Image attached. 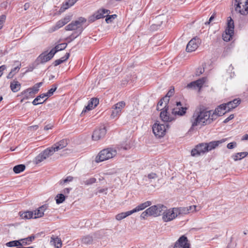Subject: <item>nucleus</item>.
<instances>
[{
	"mask_svg": "<svg viewBox=\"0 0 248 248\" xmlns=\"http://www.w3.org/2000/svg\"><path fill=\"white\" fill-rule=\"evenodd\" d=\"M6 69V66L5 65H1L0 66V77L3 74V71Z\"/></svg>",
	"mask_w": 248,
	"mask_h": 248,
	"instance_id": "obj_57",
	"label": "nucleus"
},
{
	"mask_svg": "<svg viewBox=\"0 0 248 248\" xmlns=\"http://www.w3.org/2000/svg\"><path fill=\"white\" fill-rule=\"evenodd\" d=\"M54 246L57 248H59L62 247V241L60 238L56 237L53 239Z\"/></svg>",
	"mask_w": 248,
	"mask_h": 248,
	"instance_id": "obj_44",
	"label": "nucleus"
},
{
	"mask_svg": "<svg viewBox=\"0 0 248 248\" xmlns=\"http://www.w3.org/2000/svg\"><path fill=\"white\" fill-rule=\"evenodd\" d=\"M25 166L23 164H19L15 166L13 168V171L15 173H19L23 171L25 169Z\"/></svg>",
	"mask_w": 248,
	"mask_h": 248,
	"instance_id": "obj_36",
	"label": "nucleus"
},
{
	"mask_svg": "<svg viewBox=\"0 0 248 248\" xmlns=\"http://www.w3.org/2000/svg\"><path fill=\"white\" fill-rule=\"evenodd\" d=\"M67 141L65 140H62L60 141L59 142H57V143L55 144L53 146H52L51 147H49L51 151H53V154L58 151L61 149H62L64 147H66L67 145Z\"/></svg>",
	"mask_w": 248,
	"mask_h": 248,
	"instance_id": "obj_21",
	"label": "nucleus"
},
{
	"mask_svg": "<svg viewBox=\"0 0 248 248\" xmlns=\"http://www.w3.org/2000/svg\"><path fill=\"white\" fill-rule=\"evenodd\" d=\"M42 84H43L42 82H39V83L35 84V85H36V86H37L39 88V87L42 86Z\"/></svg>",
	"mask_w": 248,
	"mask_h": 248,
	"instance_id": "obj_64",
	"label": "nucleus"
},
{
	"mask_svg": "<svg viewBox=\"0 0 248 248\" xmlns=\"http://www.w3.org/2000/svg\"><path fill=\"white\" fill-rule=\"evenodd\" d=\"M46 97V95L45 93H43L38 96L32 101V104L33 105H37L43 104L46 100V99H44V98Z\"/></svg>",
	"mask_w": 248,
	"mask_h": 248,
	"instance_id": "obj_29",
	"label": "nucleus"
},
{
	"mask_svg": "<svg viewBox=\"0 0 248 248\" xmlns=\"http://www.w3.org/2000/svg\"><path fill=\"white\" fill-rule=\"evenodd\" d=\"M38 91L39 88L35 84L32 88H29L27 90L24 91L23 93V94L25 95V97L27 98L28 94H34L37 93Z\"/></svg>",
	"mask_w": 248,
	"mask_h": 248,
	"instance_id": "obj_27",
	"label": "nucleus"
},
{
	"mask_svg": "<svg viewBox=\"0 0 248 248\" xmlns=\"http://www.w3.org/2000/svg\"><path fill=\"white\" fill-rule=\"evenodd\" d=\"M169 108V106H165L160 114L161 120L164 122H169L175 120V116L171 115L168 111Z\"/></svg>",
	"mask_w": 248,
	"mask_h": 248,
	"instance_id": "obj_16",
	"label": "nucleus"
},
{
	"mask_svg": "<svg viewBox=\"0 0 248 248\" xmlns=\"http://www.w3.org/2000/svg\"><path fill=\"white\" fill-rule=\"evenodd\" d=\"M21 87V85L20 83L17 80H14L11 81L10 83V88L11 90L14 92L16 93L20 90Z\"/></svg>",
	"mask_w": 248,
	"mask_h": 248,
	"instance_id": "obj_28",
	"label": "nucleus"
},
{
	"mask_svg": "<svg viewBox=\"0 0 248 248\" xmlns=\"http://www.w3.org/2000/svg\"><path fill=\"white\" fill-rule=\"evenodd\" d=\"M73 177H72L71 176H67L65 179L60 181V184L62 185L63 184H64V183H67L69 182H71L73 180Z\"/></svg>",
	"mask_w": 248,
	"mask_h": 248,
	"instance_id": "obj_49",
	"label": "nucleus"
},
{
	"mask_svg": "<svg viewBox=\"0 0 248 248\" xmlns=\"http://www.w3.org/2000/svg\"><path fill=\"white\" fill-rule=\"evenodd\" d=\"M187 207L189 213L199 211L201 209L200 207H197L196 205L189 206Z\"/></svg>",
	"mask_w": 248,
	"mask_h": 248,
	"instance_id": "obj_46",
	"label": "nucleus"
},
{
	"mask_svg": "<svg viewBox=\"0 0 248 248\" xmlns=\"http://www.w3.org/2000/svg\"><path fill=\"white\" fill-rule=\"evenodd\" d=\"M151 216L156 217L162 215L163 212L166 210V206L161 204L153 205L148 208Z\"/></svg>",
	"mask_w": 248,
	"mask_h": 248,
	"instance_id": "obj_8",
	"label": "nucleus"
},
{
	"mask_svg": "<svg viewBox=\"0 0 248 248\" xmlns=\"http://www.w3.org/2000/svg\"><path fill=\"white\" fill-rule=\"evenodd\" d=\"M71 189V188H65V189H63V193L64 194H68L69 193Z\"/></svg>",
	"mask_w": 248,
	"mask_h": 248,
	"instance_id": "obj_62",
	"label": "nucleus"
},
{
	"mask_svg": "<svg viewBox=\"0 0 248 248\" xmlns=\"http://www.w3.org/2000/svg\"><path fill=\"white\" fill-rule=\"evenodd\" d=\"M63 26L64 24H63L62 22L61 21V20H60L57 22L56 25L52 28V31H54L56 30H57L61 27H63Z\"/></svg>",
	"mask_w": 248,
	"mask_h": 248,
	"instance_id": "obj_43",
	"label": "nucleus"
},
{
	"mask_svg": "<svg viewBox=\"0 0 248 248\" xmlns=\"http://www.w3.org/2000/svg\"><path fill=\"white\" fill-rule=\"evenodd\" d=\"M177 208H173L172 209H167L166 207V210L164 211L162 213V219L164 222L170 221L177 216Z\"/></svg>",
	"mask_w": 248,
	"mask_h": 248,
	"instance_id": "obj_7",
	"label": "nucleus"
},
{
	"mask_svg": "<svg viewBox=\"0 0 248 248\" xmlns=\"http://www.w3.org/2000/svg\"><path fill=\"white\" fill-rule=\"evenodd\" d=\"M47 209V206L46 204L43 205L39 207L37 210H34V218H37L42 217L44 215L45 211Z\"/></svg>",
	"mask_w": 248,
	"mask_h": 248,
	"instance_id": "obj_24",
	"label": "nucleus"
},
{
	"mask_svg": "<svg viewBox=\"0 0 248 248\" xmlns=\"http://www.w3.org/2000/svg\"><path fill=\"white\" fill-rule=\"evenodd\" d=\"M19 69H20V67H19L18 66H17V67H15L14 69H12L11 71L15 74V73L16 72L18 71Z\"/></svg>",
	"mask_w": 248,
	"mask_h": 248,
	"instance_id": "obj_59",
	"label": "nucleus"
},
{
	"mask_svg": "<svg viewBox=\"0 0 248 248\" xmlns=\"http://www.w3.org/2000/svg\"><path fill=\"white\" fill-rule=\"evenodd\" d=\"M117 154L116 149L108 148L101 151L95 158L96 162H102L112 158Z\"/></svg>",
	"mask_w": 248,
	"mask_h": 248,
	"instance_id": "obj_3",
	"label": "nucleus"
},
{
	"mask_svg": "<svg viewBox=\"0 0 248 248\" xmlns=\"http://www.w3.org/2000/svg\"><path fill=\"white\" fill-rule=\"evenodd\" d=\"M86 21V19L82 17L78 18V20L72 21L68 25L65 26V29L66 31L78 30L79 34H80L83 31L82 25Z\"/></svg>",
	"mask_w": 248,
	"mask_h": 248,
	"instance_id": "obj_5",
	"label": "nucleus"
},
{
	"mask_svg": "<svg viewBox=\"0 0 248 248\" xmlns=\"http://www.w3.org/2000/svg\"><path fill=\"white\" fill-rule=\"evenodd\" d=\"M57 89V86L56 85H53L52 87L49 89L46 93H45L46 97H49L51 96Z\"/></svg>",
	"mask_w": 248,
	"mask_h": 248,
	"instance_id": "obj_42",
	"label": "nucleus"
},
{
	"mask_svg": "<svg viewBox=\"0 0 248 248\" xmlns=\"http://www.w3.org/2000/svg\"><path fill=\"white\" fill-rule=\"evenodd\" d=\"M110 13L108 10L105 9H100L96 12L92 16H90L89 20L91 22H94L95 20L104 18Z\"/></svg>",
	"mask_w": 248,
	"mask_h": 248,
	"instance_id": "obj_11",
	"label": "nucleus"
},
{
	"mask_svg": "<svg viewBox=\"0 0 248 248\" xmlns=\"http://www.w3.org/2000/svg\"><path fill=\"white\" fill-rule=\"evenodd\" d=\"M224 141V140H220L212 141L208 143H204L205 147L208 152L215 149L216 147L218 146L219 144L223 143Z\"/></svg>",
	"mask_w": 248,
	"mask_h": 248,
	"instance_id": "obj_25",
	"label": "nucleus"
},
{
	"mask_svg": "<svg viewBox=\"0 0 248 248\" xmlns=\"http://www.w3.org/2000/svg\"><path fill=\"white\" fill-rule=\"evenodd\" d=\"M125 103L124 101L118 102L112 107V110L111 114V117L114 118L120 115L123 108H124Z\"/></svg>",
	"mask_w": 248,
	"mask_h": 248,
	"instance_id": "obj_15",
	"label": "nucleus"
},
{
	"mask_svg": "<svg viewBox=\"0 0 248 248\" xmlns=\"http://www.w3.org/2000/svg\"><path fill=\"white\" fill-rule=\"evenodd\" d=\"M233 118H234V115L231 114L228 118H227L226 119H225L224 120L223 123L225 124L227 123L229 121H230V120H232Z\"/></svg>",
	"mask_w": 248,
	"mask_h": 248,
	"instance_id": "obj_56",
	"label": "nucleus"
},
{
	"mask_svg": "<svg viewBox=\"0 0 248 248\" xmlns=\"http://www.w3.org/2000/svg\"><path fill=\"white\" fill-rule=\"evenodd\" d=\"M106 21L107 23H111L113 20H114L116 17V15H112L110 16L106 15Z\"/></svg>",
	"mask_w": 248,
	"mask_h": 248,
	"instance_id": "obj_45",
	"label": "nucleus"
},
{
	"mask_svg": "<svg viewBox=\"0 0 248 248\" xmlns=\"http://www.w3.org/2000/svg\"><path fill=\"white\" fill-rule=\"evenodd\" d=\"M96 179L94 178H91L84 181V184L86 185H90L96 182Z\"/></svg>",
	"mask_w": 248,
	"mask_h": 248,
	"instance_id": "obj_48",
	"label": "nucleus"
},
{
	"mask_svg": "<svg viewBox=\"0 0 248 248\" xmlns=\"http://www.w3.org/2000/svg\"><path fill=\"white\" fill-rule=\"evenodd\" d=\"M177 208V215L180 214H186L189 213V211L188 209V207H181V208Z\"/></svg>",
	"mask_w": 248,
	"mask_h": 248,
	"instance_id": "obj_40",
	"label": "nucleus"
},
{
	"mask_svg": "<svg viewBox=\"0 0 248 248\" xmlns=\"http://www.w3.org/2000/svg\"><path fill=\"white\" fill-rule=\"evenodd\" d=\"M234 9L236 13L241 15L248 14V0H235Z\"/></svg>",
	"mask_w": 248,
	"mask_h": 248,
	"instance_id": "obj_4",
	"label": "nucleus"
},
{
	"mask_svg": "<svg viewBox=\"0 0 248 248\" xmlns=\"http://www.w3.org/2000/svg\"><path fill=\"white\" fill-rule=\"evenodd\" d=\"M67 44L65 43H62L59 44L55 46V47L51 49L52 51L55 52V53L59 51L63 50L66 48Z\"/></svg>",
	"mask_w": 248,
	"mask_h": 248,
	"instance_id": "obj_38",
	"label": "nucleus"
},
{
	"mask_svg": "<svg viewBox=\"0 0 248 248\" xmlns=\"http://www.w3.org/2000/svg\"><path fill=\"white\" fill-rule=\"evenodd\" d=\"M5 245L7 247H16V248L19 247V246H22L21 242L20 241V239L18 240H14L8 242L5 244Z\"/></svg>",
	"mask_w": 248,
	"mask_h": 248,
	"instance_id": "obj_34",
	"label": "nucleus"
},
{
	"mask_svg": "<svg viewBox=\"0 0 248 248\" xmlns=\"http://www.w3.org/2000/svg\"><path fill=\"white\" fill-rule=\"evenodd\" d=\"M187 108L182 106L181 102H176V106L171 109V114L173 116H182L185 115Z\"/></svg>",
	"mask_w": 248,
	"mask_h": 248,
	"instance_id": "obj_9",
	"label": "nucleus"
},
{
	"mask_svg": "<svg viewBox=\"0 0 248 248\" xmlns=\"http://www.w3.org/2000/svg\"><path fill=\"white\" fill-rule=\"evenodd\" d=\"M69 56H70V54L69 53H66L63 57H62V58H61L60 59L56 60L54 62V65L55 66H56L61 64L63 62L66 61L69 58Z\"/></svg>",
	"mask_w": 248,
	"mask_h": 248,
	"instance_id": "obj_32",
	"label": "nucleus"
},
{
	"mask_svg": "<svg viewBox=\"0 0 248 248\" xmlns=\"http://www.w3.org/2000/svg\"><path fill=\"white\" fill-rule=\"evenodd\" d=\"M174 89L171 88L168 92L166 96L165 97H167V98H168V97H170L171 96L174 94Z\"/></svg>",
	"mask_w": 248,
	"mask_h": 248,
	"instance_id": "obj_52",
	"label": "nucleus"
},
{
	"mask_svg": "<svg viewBox=\"0 0 248 248\" xmlns=\"http://www.w3.org/2000/svg\"><path fill=\"white\" fill-rule=\"evenodd\" d=\"M61 21L62 22L64 25H65L66 24H67L68 22H69L71 20V17L70 16H66L63 18L61 19Z\"/></svg>",
	"mask_w": 248,
	"mask_h": 248,
	"instance_id": "obj_51",
	"label": "nucleus"
},
{
	"mask_svg": "<svg viewBox=\"0 0 248 248\" xmlns=\"http://www.w3.org/2000/svg\"><path fill=\"white\" fill-rule=\"evenodd\" d=\"M55 54V52L52 51L51 50L49 52L45 51L41 54L37 60L41 63H45L50 60Z\"/></svg>",
	"mask_w": 248,
	"mask_h": 248,
	"instance_id": "obj_19",
	"label": "nucleus"
},
{
	"mask_svg": "<svg viewBox=\"0 0 248 248\" xmlns=\"http://www.w3.org/2000/svg\"><path fill=\"white\" fill-rule=\"evenodd\" d=\"M35 238L34 235H31L26 238L21 239L20 241L21 242L22 246L29 245Z\"/></svg>",
	"mask_w": 248,
	"mask_h": 248,
	"instance_id": "obj_33",
	"label": "nucleus"
},
{
	"mask_svg": "<svg viewBox=\"0 0 248 248\" xmlns=\"http://www.w3.org/2000/svg\"><path fill=\"white\" fill-rule=\"evenodd\" d=\"M215 16V15L214 14H213V15H212L210 17V18H209V21H208V22H206V23H205V24H210V23L211 22H212V21H213V20L214 19Z\"/></svg>",
	"mask_w": 248,
	"mask_h": 248,
	"instance_id": "obj_58",
	"label": "nucleus"
},
{
	"mask_svg": "<svg viewBox=\"0 0 248 248\" xmlns=\"http://www.w3.org/2000/svg\"><path fill=\"white\" fill-rule=\"evenodd\" d=\"M99 104V100L96 98H93L89 101L88 105L85 107L82 113L86 112L88 110H92L97 106Z\"/></svg>",
	"mask_w": 248,
	"mask_h": 248,
	"instance_id": "obj_22",
	"label": "nucleus"
},
{
	"mask_svg": "<svg viewBox=\"0 0 248 248\" xmlns=\"http://www.w3.org/2000/svg\"><path fill=\"white\" fill-rule=\"evenodd\" d=\"M153 131L156 137L159 138L163 137L166 132V126L163 124L155 123L153 125Z\"/></svg>",
	"mask_w": 248,
	"mask_h": 248,
	"instance_id": "obj_10",
	"label": "nucleus"
},
{
	"mask_svg": "<svg viewBox=\"0 0 248 248\" xmlns=\"http://www.w3.org/2000/svg\"><path fill=\"white\" fill-rule=\"evenodd\" d=\"M204 71V68L203 66L199 67L197 68L196 71V76H200L202 74Z\"/></svg>",
	"mask_w": 248,
	"mask_h": 248,
	"instance_id": "obj_50",
	"label": "nucleus"
},
{
	"mask_svg": "<svg viewBox=\"0 0 248 248\" xmlns=\"http://www.w3.org/2000/svg\"><path fill=\"white\" fill-rule=\"evenodd\" d=\"M6 19V16L4 15L0 16V29L2 28V24L4 22Z\"/></svg>",
	"mask_w": 248,
	"mask_h": 248,
	"instance_id": "obj_54",
	"label": "nucleus"
},
{
	"mask_svg": "<svg viewBox=\"0 0 248 248\" xmlns=\"http://www.w3.org/2000/svg\"><path fill=\"white\" fill-rule=\"evenodd\" d=\"M206 80V78H200L196 81H192L188 84L186 87L189 89L196 90L197 89H200L203 84L205 82Z\"/></svg>",
	"mask_w": 248,
	"mask_h": 248,
	"instance_id": "obj_17",
	"label": "nucleus"
},
{
	"mask_svg": "<svg viewBox=\"0 0 248 248\" xmlns=\"http://www.w3.org/2000/svg\"><path fill=\"white\" fill-rule=\"evenodd\" d=\"M207 152L205 147V143H202L196 145L191 151V155L194 157H197L202 154Z\"/></svg>",
	"mask_w": 248,
	"mask_h": 248,
	"instance_id": "obj_13",
	"label": "nucleus"
},
{
	"mask_svg": "<svg viewBox=\"0 0 248 248\" xmlns=\"http://www.w3.org/2000/svg\"><path fill=\"white\" fill-rule=\"evenodd\" d=\"M152 204V202L150 201H147L143 203H140L135 208L130 211H128L125 212H122L117 214L115 216V218L117 220H121L126 217L132 215L133 213L139 212L140 211L144 210L146 207L150 206Z\"/></svg>",
	"mask_w": 248,
	"mask_h": 248,
	"instance_id": "obj_2",
	"label": "nucleus"
},
{
	"mask_svg": "<svg viewBox=\"0 0 248 248\" xmlns=\"http://www.w3.org/2000/svg\"><path fill=\"white\" fill-rule=\"evenodd\" d=\"M173 248H190V244L185 235L181 236L174 243Z\"/></svg>",
	"mask_w": 248,
	"mask_h": 248,
	"instance_id": "obj_14",
	"label": "nucleus"
},
{
	"mask_svg": "<svg viewBox=\"0 0 248 248\" xmlns=\"http://www.w3.org/2000/svg\"><path fill=\"white\" fill-rule=\"evenodd\" d=\"M200 44V39L198 38H193L187 44L186 51L188 52H193L197 49Z\"/></svg>",
	"mask_w": 248,
	"mask_h": 248,
	"instance_id": "obj_18",
	"label": "nucleus"
},
{
	"mask_svg": "<svg viewBox=\"0 0 248 248\" xmlns=\"http://www.w3.org/2000/svg\"><path fill=\"white\" fill-rule=\"evenodd\" d=\"M163 101L165 102V106H168L167 105V103L169 102V99L167 98V97H163L162 99H161L158 103L156 109L157 110H162L163 108H161L160 107H161L163 104Z\"/></svg>",
	"mask_w": 248,
	"mask_h": 248,
	"instance_id": "obj_37",
	"label": "nucleus"
},
{
	"mask_svg": "<svg viewBox=\"0 0 248 248\" xmlns=\"http://www.w3.org/2000/svg\"><path fill=\"white\" fill-rule=\"evenodd\" d=\"M21 217L24 219L34 218V213L32 211H27L22 213L20 215Z\"/></svg>",
	"mask_w": 248,
	"mask_h": 248,
	"instance_id": "obj_35",
	"label": "nucleus"
},
{
	"mask_svg": "<svg viewBox=\"0 0 248 248\" xmlns=\"http://www.w3.org/2000/svg\"><path fill=\"white\" fill-rule=\"evenodd\" d=\"M56 202L57 204L62 203L65 199V196L62 194H58L55 197Z\"/></svg>",
	"mask_w": 248,
	"mask_h": 248,
	"instance_id": "obj_39",
	"label": "nucleus"
},
{
	"mask_svg": "<svg viewBox=\"0 0 248 248\" xmlns=\"http://www.w3.org/2000/svg\"><path fill=\"white\" fill-rule=\"evenodd\" d=\"M241 100L238 99H234L232 101L227 103L224 104L226 106L227 111H229L231 109L235 108L240 103Z\"/></svg>",
	"mask_w": 248,
	"mask_h": 248,
	"instance_id": "obj_26",
	"label": "nucleus"
},
{
	"mask_svg": "<svg viewBox=\"0 0 248 248\" xmlns=\"http://www.w3.org/2000/svg\"><path fill=\"white\" fill-rule=\"evenodd\" d=\"M82 241L84 244H90L93 241V237L90 235L85 236L82 238Z\"/></svg>",
	"mask_w": 248,
	"mask_h": 248,
	"instance_id": "obj_41",
	"label": "nucleus"
},
{
	"mask_svg": "<svg viewBox=\"0 0 248 248\" xmlns=\"http://www.w3.org/2000/svg\"><path fill=\"white\" fill-rule=\"evenodd\" d=\"M248 155V153L247 152L238 153L233 155L232 156V157L234 161L240 160L246 156H247Z\"/></svg>",
	"mask_w": 248,
	"mask_h": 248,
	"instance_id": "obj_31",
	"label": "nucleus"
},
{
	"mask_svg": "<svg viewBox=\"0 0 248 248\" xmlns=\"http://www.w3.org/2000/svg\"><path fill=\"white\" fill-rule=\"evenodd\" d=\"M242 140H248V134L244 135L242 139Z\"/></svg>",
	"mask_w": 248,
	"mask_h": 248,
	"instance_id": "obj_63",
	"label": "nucleus"
},
{
	"mask_svg": "<svg viewBox=\"0 0 248 248\" xmlns=\"http://www.w3.org/2000/svg\"><path fill=\"white\" fill-rule=\"evenodd\" d=\"M236 146V143L235 142H230L228 143L227 146V148L230 149H233Z\"/></svg>",
	"mask_w": 248,
	"mask_h": 248,
	"instance_id": "obj_53",
	"label": "nucleus"
},
{
	"mask_svg": "<svg viewBox=\"0 0 248 248\" xmlns=\"http://www.w3.org/2000/svg\"><path fill=\"white\" fill-rule=\"evenodd\" d=\"M148 178L149 179H154L157 178V175L155 173H151L148 175Z\"/></svg>",
	"mask_w": 248,
	"mask_h": 248,
	"instance_id": "obj_55",
	"label": "nucleus"
},
{
	"mask_svg": "<svg viewBox=\"0 0 248 248\" xmlns=\"http://www.w3.org/2000/svg\"><path fill=\"white\" fill-rule=\"evenodd\" d=\"M226 106L223 104L218 106L214 111H212V114H214L216 116V119L218 116H222L224 115L227 112V109Z\"/></svg>",
	"mask_w": 248,
	"mask_h": 248,
	"instance_id": "obj_23",
	"label": "nucleus"
},
{
	"mask_svg": "<svg viewBox=\"0 0 248 248\" xmlns=\"http://www.w3.org/2000/svg\"><path fill=\"white\" fill-rule=\"evenodd\" d=\"M15 75L14 73H13V72H12L11 71L8 74V75H7V78H13V77L14 76V75Z\"/></svg>",
	"mask_w": 248,
	"mask_h": 248,
	"instance_id": "obj_61",
	"label": "nucleus"
},
{
	"mask_svg": "<svg viewBox=\"0 0 248 248\" xmlns=\"http://www.w3.org/2000/svg\"><path fill=\"white\" fill-rule=\"evenodd\" d=\"M52 127V126L50 125V124H47L44 127V130H48L49 129H51Z\"/></svg>",
	"mask_w": 248,
	"mask_h": 248,
	"instance_id": "obj_60",
	"label": "nucleus"
},
{
	"mask_svg": "<svg viewBox=\"0 0 248 248\" xmlns=\"http://www.w3.org/2000/svg\"><path fill=\"white\" fill-rule=\"evenodd\" d=\"M106 132L107 130L104 126L96 129L92 135L93 140H98L101 139L104 137Z\"/></svg>",
	"mask_w": 248,
	"mask_h": 248,
	"instance_id": "obj_20",
	"label": "nucleus"
},
{
	"mask_svg": "<svg viewBox=\"0 0 248 248\" xmlns=\"http://www.w3.org/2000/svg\"><path fill=\"white\" fill-rule=\"evenodd\" d=\"M212 110H207L203 106H200L194 111L190 119L191 126L190 131L199 125L204 126L211 124L216 119V116L212 114Z\"/></svg>",
	"mask_w": 248,
	"mask_h": 248,
	"instance_id": "obj_1",
	"label": "nucleus"
},
{
	"mask_svg": "<svg viewBox=\"0 0 248 248\" xmlns=\"http://www.w3.org/2000/svg\"><path fill=\"white\" fill-rule=\"evenodd\" d=\"M228 20L227 28L225 33L222 34V38L224 41L228 42L230 40L234 33V22L231 17Z\"/></svg>",
	"mask_w": 248,
	"mask_h": 248,
	"instance_id": "obj_6",
	"label": "nucleus"
},
{
	"mask_svg": "<svg viewBox=\"0 0 248 248\" xmlns=\"http://www.w3.org/2000/svg\"><path fill=\"white\" fill-rule=\"evenodd\" d=\"M77 1V0H68L62 6L60 9L61 12H63L67 9L70 7L73 6Z\"/></svg>",
	"mask_w": 248,
	"mask_h": 248,
	"instance_id": "obj_30",
	"label": "nucleus"
},
{
	"mask_svg": "<svg viewBox=\"0 0 248 248\" xmlns=\"http://www.w3.org/2000/svg\"><path fill=\"white\" fill-rule=\"evenodd\" d=\"M147 216H151L148 208L141 213L140 217L141 218L145 219Z\"/></svg>",
	"mask_w": 248,
	"mask_h": 248,
	"instance_id": "obj_47",
	"label": "nucleus"
},
{
	"mask_svg": "<svg viewBox=\"0 0 248 248\" xmlns=\"http://www.w3.org/2000/svg\"><path fill=\"white\" fill-rule=\"evenodd\" d=\"M52 155L53 151H51L49 147L47 148L35 158L34 162L37 164H39Z\"/></svg>",
	"mask_w": 248,
	"mask_h": 248,
	"instance_id": "obj_12",
	"label": "nucleus"
}]
</instances>
